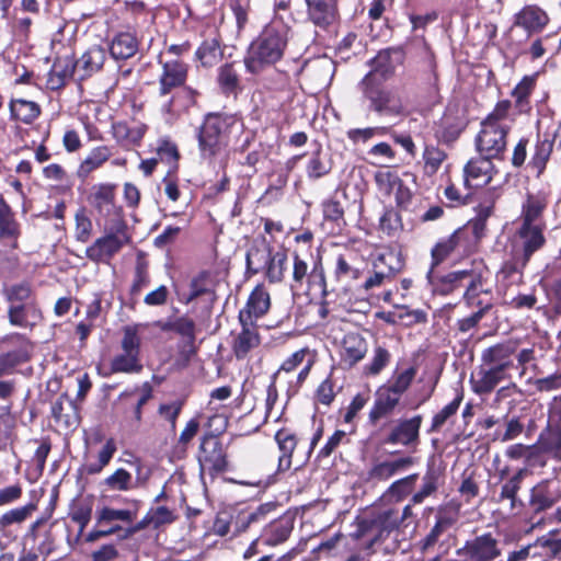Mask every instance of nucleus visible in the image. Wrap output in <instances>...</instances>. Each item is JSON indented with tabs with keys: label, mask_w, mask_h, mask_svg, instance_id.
Here are the masks:
<instances>
[{
	"label": "nucleus",
	"mask_w": 561,
	"mask_h": 561,
	"mask_svg": "<svg viewBox=\"0 0 561 561\" xmlns=\"http://www.w3.org/2000/svg\"><path fill=\"white\" fill-rule=\"evenodd\" d=\"M412 515L411 505L402 512L394 508L380 511L371 516L359 518L354 536L365 540L373 554H381L377 561H389L402 548L403 535L400 524Z\"/></svg>",
	"instance_id": "obj_1"
},
{
	"label": "nucleus",
	"mask_w": 561,
	"mask_h": 561,
	"mask_svg": "<svg viewBox=\"0 0 561 561\" xmlns=\"http://www.w3.org/2000/svg\"><path fill=\"white\" fill-rule=\"evenodd\" d=\"M116 451V445L113 439H107L98 454V461L89 462L84 466L88 474H98L106 467Z\"/></svg>",
	"instance_id": "obj_53"
},
{
	"label": "nucleus",
	"mask_w": 561,
	"mask_h": 561,
	"mask_svg": "<svg viewBox=\"0 0 561 561\" xmlns=\"http://www.w3.org/2000/svg\"><path fill=\"white\" fill-rule=\"evenodd\" d=\"M308 15L319 27L325 28L336 20L337 0H306Z\"/></svg>",
	"instance_id": "obj_22"
},
{
	"label": "nucleus",
	"mask_w": 561,
	"mask_h": 561,
	"mask_svg": "<svg viewBox=\"0 0 561 561\" xmlns=\"http://www.w3.org/2000/svg\"><path fill=\"white\" fill-rule=\"evenodd\" d=\"M514 342H505L493 345L482 353V362L491 367L501 368V371L507 373L514 366L512 356L516 353Z\"/></svg>",
	"instance_id": "obj_19"
},
{
	"label": "nucleus",
	"mask_w": 561,
	"mask_h": 561,
	"mask_svg": "<svg viewBox=\"0 0 561 561\" xmlns=\"http://www.w3.org/2000/svg\"><path fill=\"white\" fill-rule=\"evenodd\" d=\"M494 165L492 158L481 156L468 161L465 165V184L468 187H481L490 183L493 178Z\"/></svg>",
	"instance_id": "obj_17"
},
{
	"label": "nucleus",
	"mask_w": 561,
	"mask_h": 561,
	"mask_svg": "<svg viewBox=\"0 0 561 561\" xmlns=\"http://www.w3.org/2000/svg\"><path fill=\"white\" fill-rule=\"evenodd\" d=\"M138 39L129 32L119 33L111 44L110 51L115 59H128L138 50Z\"/></svg>",
	"instance_id": "obj_36"
},
{
	"label": "nucleus",
	"mask_w": 561,
	"mask_h": 561,
	"mask_svg": "<svg viewBox=\"0 0 561 561\" xmlns=\"http://www.w3.org/2000/svg\"><path fill=\"white\" fill-rule=\"evenodd\" d=\"M549 22L550 18L543 9L537 4H527L514 14L513 25L533 36L541 33Z\"/></svg>",
	"instance_id": "obj_12"
},
{
	"label": "nucleus",
	"mask_w": 561,
	"mask_h": 561,
	"mask_svg": "<svg viewBox=\"0 0 561 561\" xmlns=\"http://www.w3.org/2000/svg\"><path fill=\"white\" fill-rule=\"evenodd\" d=\"M4 295L10 306L35 301L32 288L27 283L13 284L5 287Z\"/></svg>",
	"instance_id": "obj_52"
},
{
	"label": "nucleus",
	"mask_w": 561,
	"mask_h": 561,
	"mask_svg": "<svg viewBox=\"0 0 561 561\" xmlns=\"http://www.w3.org/2000/svg\"><path fill=\"white\" fill-rule=\"evenodd\" d=\"M197 459L202 479L205 476L214 479L217 474L225 472L228 467L227 455L222 444L213 435H205L202 438Z\"/></svg>",
	"instance_id": "obj_6"
},
{
	"label": "nucleus",
	"mask_w": 561,
	"mask_h": 561,
	"mask_svg": "<svg viewBox=\"0 0 561 561\" xmlns=\"http://www.w3.org/2000/svg\"><path fill=\"white\" fill-rule=\"evenodd\" d=\"M379 228L389 236L402 229L401 216L392 207L386 208L379 219Z\"/></svg>",
	"instance_id": "obj_61"
},
{
	"label": "nucleus",
	"mask_w": 561,
	"mask_h": 561,
	"mask_svg": "<svg viewBox=\"0 0 561 561\" xmlns=\"http://www.w3.org/2000/svg\"><path fill=\"white\" fill-rule=\"evenodd\" d=\"M311 282H319L321 286H324L322 267L316 265L313 270L309 272L307 262L296 254L293 264V288L300 289L305 283Z\"/></svg>",
	"instance_id": "obj_30"
},
{
	"label": "nucleus",
	"mask_w": 561,
	"mask_h": 561,
	"mask_svg": "<svg viewBox=\"0 0 561 561\" xmlns=\"http://www.w3.org/2000/svg\"><path fill=\"white\" fill-rule=\"evenodd\" d=\"M192 103H194V92L191 89H183L163 104V110L167 113L175 114L181 107H186Z\"/></svg>",
	"instance_id": "obj_60"
},
{
	"label": "nucleus",
	"mask_w": 561,
	"mask_h": 561,
	"mask_svg": "<svg viewBox=\"0 0 561 561\" xmlns=\"http://www.w3.org/2000/svg\"><path fill=\"white\" fill-rule=\"evenodd\" d=\"M293 531V523L282 518L272 523L264 531L262 540L266 546L275 547L285 542Z\"/></svg>",
	"instance_id": "obj_37"
},
{
	"label": "nucleus",
	"mask_w": 561,
	"mask_h": 561,
	"mask_svg": "<svg viewBox=\"0 0 561 561\" xmlns=\"http://www.w3.org/2000/svg\"><path fill=\"white\" fill-rule=\"evenodd\" d=\"M549 204V196L543 191L527 193L520 209L519 221L524 225L546 227L543 214Z\"/></svg>",
	"instance_id": "obj_13"
},
{
	"label": "nucleus",
	"mask_w": 561,
	"mask_h": 561,
	"mask_svg": "<svg viewBox=\"0 0 561 561\" xmlns=\"http://www.w3.org/2000/svg\"><path fill=\"white\" fill-rule=\"evenodd\" d=\"M280 456L278 458V470L286 471L291 467V456L297 446L298 439L294 432L288 428H280L275 434Z\"/></svg>",
	"instance_id": "obj_32"
},
{
	"label": "nucleus",
	"mask_w": 561,
	"mask_h": 561,
	"mask_svg": "<svg viewBox=\"0 0 561 561\" xmlns=\"http://www.w3.org/2000/svg\"><path fill=\"white\" fill-rule=\"evenodd\" d=\"M147 127L141 123L128 125L125 122H116L112 125V134L122 146L138 145L146 134Z\"/></svg>",
	"instance_id": "obj_29"
},
{
	"label": "nucleus",
	"mask_w": 561,
	"mask_h": 561,
	"mask_svg": "<svg viewBox=\"0 0 561 561\" xmlns=\"http://www.w3.org/2000/svg\"><path fill=\"white\" fill-rule=\"evenodd\" d=\"M374 180L378 191L386 196L392 195L401 181L399 174L391 170L377 171L374 175Z\"/></svg>",
	"instance_id": "obj_54"
},
{
	"label": "nucleus",
	"mask_w": 561,
	"mask_h": 561,
	"mask_svg": "<svg viewBox=\"0 0 561 561\" xmlns=\"http://www.w3.org/2000/svg\"><path fill=\"white\" fill-rule=\"evenodd\" d=\"M76 72L70 60H57L48 73L47 84L51 90H58Z\"/></svg>",
	"instance_id": "obj_47"
},
{
	"label": "nucleus",
	"mask_w": 561,
	"mask_h": 561,
	"mask_svg": "<svg viewBox=\"0 0 561 561\" xmlns=\"http://www.w3.org/2000/svg\"><path fill=\"white\" fill-rule=\"evenodd\" d=\"M561 501V485L551 480H542L529 492V506L535 513L545 512Z\"/></svg>",
	"instance_id": "obj_11"
},
{
	"label": "nucleus",
	"mask_w": 561,
	"mask_h": 561,
	"mask_svg": "<svg viewBox=\"0 0 561 561\" xmlns=\"http://www.w3.org/2000/svg\"><path fill=\"white\" fill-rule=\"evenodd\" d=\"M416 368L411 366L400 373L394 374L392 382L386 386L401 397L410 388L416 376Z\"/></svg>",
	"instance_id": "obj_57"
},
{
	"label": "nucleus",
	"mask_w": 561,
	"mask_h": 561,
	"mask_svg": "<svg viewBox=\"0 0 561 561\" xmlns=\"http://www.w3.org/2000/svg\"><path fill=\"white\" fill-rule=\"evenodd\" d=\"M218 83L226 93L233 92L237 89L239 78L232 65L227 64L219 68Z\"/></svg>",
	"instance_id": "obj_64"
},
{
	"label": "nucleus",
	"mask_w": 561,
	"mask_h": 561,
	"mask_svg": "<svg viewBox=\"0 0 561 561\" xmlns=\"http://www.w3.org/2000/svg\"><path fill=\"white\" fill-rule=\"evenodd\" d=\"M403 267L400 254L391 249L378 252L373 260V273L364 282L366 290L379 288L391 282L397 273Z\"/></svg>",
	"instance_id": "obj_7"
},
{
	"label": "nucleus",
	"mask_w": 561,
	"mask_h": 561,
	"mask_svg": "<svg viewBox=\"0 0 561 561\" xmlns=\"http://www.w3.org/2000/svg\"><path fill=\"white\" fill-rule=\"evenodd\" d=\"M11 116L24 124L33 123L41 114V107L33 101L14 99L9 104Z\"/></svg>",
	"instance_id": "obj_40"
},
{
	"label": "nucleus",
	"mask_w": 561,
	"mask_h": 561,
	"mask_svg": "<svg viewBox=\"0 0 561 561\" xmlns=\"http://www.w3.org/2000/svg\"><path fill=\"white\" fill-rule=\"evenodd\" d=\"M128 242L124 231L108 233L96 239L85 251V255L93 262H108Z\"/></svg>",
	"instance_id": "obj_10"
},
{
	"label": "nucleus",
	"mask_w": 561,
	"mask_h": 561,
	"mask_svg": "<svg viewBox=\"0 0 561 561\" xmlns=\"http://www.w3.org/2000/svg\"><path fill=\"white\" fill-rule=\"evenodd\" d=\"M449 237L454 243L455 251L461 255H468L477 249L478 242L474 240V236H470L468 229H457Z\"/></svg>",
	"instance_id": "obj_55"
},
{
	"label": "nucleus",
	"mask_w": 561,
	"mask_h": 561,
	"mask_svg": "<svg viewBox=\"0 0 561 561\" xmlns=\"http://www.w3.org/2000/svg\"><path fill=\"white\" fill-rule=\"evenodd\" d=\"M546 227L520 224L512 240V250L530 259L546 243Z\"/></svg>",
	"instance_id": "obj_9"
},
{
	"label": "nucleus",
	"mask_w": 561,
	"mask_h": 561,
	"mask_svg": "<svg viewBox=\"0 0 561 561\" xmlns=\"http://www.w3.org/2000/svg\"><path fill=\"white\" fill-rule=\"evenodd\" d=\"M222 49L218 38H206L195 53L196 59L203 67H214L222 58Z\"/></svg>",
	"instance_id": "obj_39"
},
{
	"label": "nucleus",
	"mask_w": 561,
	"mask_h": 561,
	"mask_svg": "<svg viewBox=\"0 0 561 561\" xmlns=\"http://www.w3.org/2000/svg\"><path fill=\"white\" fill-rule=\"evenodd\" d=\"M106 59V51L100 46L89 48L73 65L81 79L100 71Z\"/></svg>",
	"instance_id": "obj_24"
},
{
	"label": "nucleus",
	"mask_w": 561,
	"mask_h": 561,
	"mask_svg": "<svg viewBox=\"0 0 561 561\" xmlns=\"http://www.w3.org/2000/svg\"><path fill=\"white\" fill-rule=\"evenodd\" d=\"M135 513L130 510H117L110 506H103L96 510L95 520L98 526H115L114 523L121 522L130 524L135 519Z\"/></svg>",
	"instance_id": "obj_42"
},
{
	"label": "nucleus",
	"mask_w": 561,
	"mask_h": 561,
	"mask_svg": "<svg viewBox=\"0 0 561 561\" xmlns=\"http://www.w3.org/2000/svg\"><path fill=\"white\" fill-rule=\"evenodd\" d=\"M537 84V75H529L523 77V79L516 84L512 91L515 107L520 113H528L531 110L530 95L533 94Z\"/></svg>",
	"instance_id": "obj_35"
},
{
	"label": "nucleus",
	"mask_w": 561,
	"mask_h": 561,
	"mask_svg": "<svg viewBox=\"0 0 561 561\" xmlns=\"http://www.w3.org/2000/svg\"><path fill=\"white\" fill-rule=\"evenodd\" d=\"M170 329L187 339L188 356L195 354V322L188 317H180L170 323Z\"/></svg>",
	"instance_id": "obj_51"
},
{
	"label": "nucleus",
	"mask_w": 561,
	"mask_h": 561,
	"mask_svg": "<svg viewBox=\"0 0 561 561\" xmlns=\"http://www.w3.org/2000/svg\"><path fill=\"white\" fill-rule=\"evenodd\" d=\"M553 150V139L549 137H545L543 139H538L535 146V151L530 158L529 167L536 171L537 178H539L547 165V162L550 159V156Z\"/></svg>",
	"instance_id": "obj_44"
},
{
	"label": "nucleus",
	"mask_w": 561,
	"mask_h": 561,
	"mask_svg": "<svg viewBox=\"0 0 561 561\" xmlns=\"http://www.w3.org/2000/svg\"><path fill=\"white\" fill-rule=\"evenodd\" d=\"M400 399L401 397L387 386L380 387L376 392V399L369 412L370 422L376 423L381 417L390 414L399 404Z\"/></svg>",
	"instance_id": "obj_26"
},
{
	"label": "nucleus",
	"mask_w": 561,
	"mask_h": 561,
	"mask_svg": "<svg viewBox=\"0 0 561 561\" xmlns=\"http://www.w3.org/2000/svg\"><path fill=\"white\" fill-rule=\"evenodd\" d=\"M287 268V254L284 251H277L272 254L271 260L263 270L265 277L270 283H279L284 278Z\"/></svg>",
	"instance_id": "obj_50"
},
{
	"label": "nucleus",
	"mask_w": 561,
	"mask_h": 561,
	"mask_svg": "<svg viewBox=\"0 0 561 561\" xmlns=\"http://www.w3.org/2000/svg\"><path fill=\"white\" fill-rule=\"evenodd\" d=\"M375 73H368L362 80L365 98L369 108L380 116L396 117L404 112V103L400 93L394 89L378 88L374 84Z\"/></svg>",
	"instance_id": "obj_5"
},
{
	"label": "nucleus",
	"mask_w": 561,
	"mask_h": 561,
	"mask_svg": "<svg viewBox=\"0 0 561 561\" xmlns=\"http://www.w3.org/2000/svg\"><path fill=\"white\" fill-rule=\"evenodd\" d=\"M100 486L102 492H128L134 489L133 476L124 468H118L102 480Z\"/></svg>",
	"instance_id": "obj_38"
},
{
	"label": "nucleus",
	"mask_w": 561,
	"mask_h": 561,
	"mask_svg": "<svg viewBox=\"0 0 561 561\" xmlns=\"http://www.w3.org/2000/svg\"><path fill=\"white\" fill-rule=\"evenodd\" d=\"M291 28L279 18L273 19L250 44L244 58L247 69L252 73L279 61L286 49Z\"/></svg>",
	"instance_id": "obj_2"
},
{
	"label": "nucleus",
	"mask_w": 561,
	"mask_h": 561,
	"mask_svg": "<svg viewBox=\"0 0 561 561\" xmlns=\"http://www.w3.org/2000/svg\"><path fill=\"white\" fill-rule=\"evenodd\" d=\"M271 307V297L264 285H257L249 296L245 307L239 312V321L253 324Z\"/></svg>",
	"instance_id": "obj_16"
},
{
	"label": "nucleus",
	"mask_w": 561,
	"mask_h": 561,
	"mask_svg": "<svg viewBox=\"0 0 561 561\" xmlns=\"http://www.w3.org/2000/svg\"><path fill=\"white\" fill-rule=\"evenodd\" d=\"M463 549L473 561H493L502 554L500 541L491 534H483L468 540Z\"/></svg>",
	"instance_id": "obj_15"
},
{
	"label": "nucleus",
	"mask_w": 561,
	"mask_h": 561,
	"mask_svg": "<svg viewBox=\"0 0 561 561\" xmlns=\"http://www.w3.org/2000/svg\"><path fill=\"white\" fill-rule=\"evenodd\" d=\"M525 474L526 469H519L506 482L502 484L499 495L500 502H503L508 497H514V495L518 494Z\"/></svg>",
	"instance_id": "obj_63"
},
{
	"label": "nucleus",
	"mask_w": 561,
	"mask_h": 561,
	"mask_svg": "<svg viewBox=\"0 0 561 561\" xmlns=\"http://www.w3.org/2000/svg\"><path fill=\"white\" fill-rule=\"evenodd\" d=\"M413 463L414 459L412 457L378 462L370 469L369 478L374 481H387L399 471L410 468Z\"/></svg>",
	"instance_id": "obj_33"
},
{
	"label": "nucleus",
	"mask_w": 561,
	"mask_h": 561,
	"mask_svg": "<svg viewBox=\"0 0 561 561\" xmlns=\"http://www.w3.org/2000/svg\"><path fill=\"white\" fill-rule=\"evenodd\" d=\"M121 352L115 354L108 364V369L103 373L104 377L113 374H139L144 369L141 362V336L139 325H126L123 328L121 340Z\"/></svg>",
	"instance_id": "obj_4"
},
{
	"label": "nucleus",
	"mask_w": 561,
	"mask_h": 561,
	"mask_svg": "<svg viewBox=\"0 0 561 561\" xmlns=\"http://www.w3.org/2000/svg\"><path fill=\"white\" fill-rule=\"evenodd\" d=\"M508 128L505 125H492L483 123L476 139V146L481 156L500 158L506 148V135Z\"/></svg>",
	"instance_id": "obj_8"
},
{
	"label": "nucleus",
	"mask_w": 561,
	"mask_h": 561,
	"mask_svg": "<svg viewBox=\"0 0 561 561\" xmlns=\"http://www.w3.org/2000/svg\"><path fill=\"white\" fill-rule=\"evenodd\" d=\"M309 356H312L309 348H300L297 352L293 353L289 357H287L279 369L274 374L273 378L275 379L280 373H291L300 365H304Z\"/></svg>",
	"instance_id": "obj_62"
},
{
	"label": "nucleus",
	"mask_w": 561,
	"mask_h": 561,
	"mask_svg": "<svg viewBox=\"0 0 561 561\" xmlns=\"http://www.w3.org/2000/svg\"><path fill=\"white\" fill-rule=\"evenodd\" d=\"M21 236V225L8 203L0 197V240H5L16 247Z\"/></svg>",
	"instance_id": "obj_27"
},
{
	"label": "nucleus",
	"mask_w": 561,
	"mask_h": 561,
	"mask_svg": "<svg viewBox=\"0 0 561 561\" xmlns=\"http://www.w3.org/2000/svg\"><path fill=\"white\" fill-rule=\"evenodd\" d=\"M438 488V474L434 470H428L423 479L421 489L415 492L411 499L413 504H421L424 500L436 492Z\"/></svg>",
	"instance_id": "obj_56"
},
{
	"label": "nucleus",
	"mask_w": 561,
	"mask_h": 561,
	"mask_svg": "<svg viewBox=\"0 0 561 561\" xmlns=\"http://www.w3.org/2000/svg\"><path fill=\"white\" fill-rule=\"evenodd\" d=\"M529 260L530 259L511 249V259L503 263L499 276L508 283L519 280Z\"/></svg>",
	"instance_id": "obj_41"
},
{
	"label": "nucleus",
	"mask_w": 561,
	"mask_h": 561,
	"mask_svg": "<svg viewBox=\"0 0 561 561\" xmlns=\"http://www.w3.org/2000/svg\"><path fill=\"white\" fill-rule=\"evenodd\" d=\"M453 525L451 518L447 516H439L436 519L434 527L431 529L428 535L422 541V550L425 551L434 546L439 537L447 531Z\"/></svg>",
	"instance_id": "obj_58"
},
{
	"label": "nucleus",
	"mask_w": 561,
	"mask_h": 561,
	"mask_svg": "<svg viewBox=\"0 0 561 561\" xmlns=\"http://www.w3.org/2000/svg\"><path fill=\"white\" fill-rule=\"evenodd\" d=\"M111 150L107 146H99L93 148L87 158L81 162L79 173L88 175L92 171L99 169L111 157Z\"/></svg>",
	"instance_id": "obj_49"
},
{
	"label": "nucleus",
	"mask_w": 561,
	"mask_h": 561,
	"mask_svg": "<svg viewBox=\"0 0 561 561\" xmlns=\"http://www.w3.org/2000/svg\"><path fill=\"white\" fill-rule=\"evenodd\" d=\"M472 276H474V273L467 270L450 272L440 278L436 290L442 295L451 294L458 289L465 280L469 283Z\"/></svg>",
	"instance_id": "obj_48"
},
{
	"label": "nucleus",
	"mask_w": 561,
	"mask_h": 561,
	"mask_svg": "<svg viewBox=\"0 0 561 561\" xmlns=\"http://www.w3.org/2000/svg\"><path fill=\"white\" fill-rule=\"evenodd\" d=\"M236 123V118L230 115L208 114L197 136L201 156L210 161L220 157L219 162L225 167L229 158V135Z\"/></svg>",
	"instance_id": "obj_3"
},
{
	"label": "nucleus",
	"mask_w": 561,
	"mask_h": 561,
	"mask_svg": "<svg viewBox=\"0 0 561 561\" xmlns=\"http://www.w3.org/2000/svg\"><path fill=\"white\" fill-rule=\"evenodd\" d=\"M240 323L242 329L233 340L232 351L238 359H243L253 348L260 345L261 339L255 323Z\"/></svg>",
	"instance_id": "obj_25"
},
{
	"label": "nucleus",
	"mask_w": 561,
	"mask_h": 561,
	"mask_svg": "<svg viewBox=\"0 0 561 561\" xmlns=\"http://www.w3.org/2000/svg\"><path fill=\"white\" fill-rule=\"evenodd\" d=\"M272 254V248L265 240L253 242L245 257L248 272L251 274L263 272Z\"/></svg>",
	"instance_id": "obj_31"
},
{
	"label": "nucleus",
	"mask_w": 561,
	"mask_h": 561,
	"mask_svg": "<svg viewBox=\"0 0 561 561\" xmlns=\"http://www.w3.org/2000/svg\"><path fill=\"white\" fill-rule=\"evenodd\" d=\"M332 168L333 162L331 156L321 148H318L308 158L306 173L309 180L317 181L328 175L332 171Z\"/></svg>",
	"instance_id": "obj_34"
},
{
	"label": "nucleus",
	"mask_w": 561,
	"mask_h": 561,
	"mask_svg": "<svg viewBox=\"0 0 561 561\" xmlns=\"http://www.w3.org/2000/svg\"><path fill=\"white\" fill-rule=\"evenodd\" d=\"M507 377V373L501 371V368L481 367L476 374L471 375L470 385L474 393L488 394Z\"/></svg>",
	"instance_id": "obj_21"
},
{
	"label": "nucleus",
	"mask_w": 561,
	"mask_h": 561,
	"mask_svg": "<svg viewBox=\"0 0 561 561\" xmlns=\"http://www.w3.org/2000/svg\"><path fill=\"white\" fill-rule=\"evenodd\" d=\"M35 510L33 504H28L22 507H16L5 512L0 517V529H4L13 524H20L24 522Z\"/></svg>",
	"instance_id": "obj_59"
},
{
	"label": "nucleus",
	"mask_w": 561,
	"mask_h": 561,
	"mask_svg": "<svg viewBox=\"0 0 561 561\" xmlns=\"http://www.w3.org/2000/svg\"><path fill=\"white\" fill-rule=\"evenodd\" d=\"M9 319L14 325L33 327L42 320L41 309L35 301L9 307Z\"/></svg>",
	"instance_id": "obj_28"
},
{
	"label": "nucleus",
	"mask_w": 561,
	"mask_h": 561,
	"mask_svg": "<svg viewBox=\"0 0 561 561\" xmlns=\"http://www.w3.org/2000/svg\"><path fill=\"white\" fill-rule=\"evenodd\" d=\"M114 198V185L111 184L95 186L91 195L92 205L104 215H110L115 209Z\"/></svg>",
	"instance_id": "obj_46"
},
{
	"label": "nucleus",
	"mask_w": 561,
	"mask_h": 561,
	"mask_svg": "<svg viewBox=\"0 0 561 561\" xmlns=\"http://www.w3.org/2000/svg\"><path fill=\"white\" fill-rule=\"evenodd\" d=\"M160 64L162 71L159 76V94L164 96L185 83L188 67L179 59L160 60Z\"/></svg>",
	"instance_id": "obj_14"
},
{
	"label": "nucleus",
	"mask_w": 561,
	"mask_h": 561,
	"mask_svg": "<svg viewBox=\"0 0 561 561\" xmlns=\"http://www.w3.org/2000/svg\"><path fill=\"white\" fill-rule=\"evenodd\" d=\"M537 444L543 454H547L551 459L561 461V432L545 428L538 436Z\"/></svg>",
	"instance_id": "obj_43"
},
{
	"label": "nucleus",
	"mask_w": 561,
	"mask_h": 561,
	"mask_svg": "<svg viewBox=\"0 0 561 561\" xmlns=\"http://www.w3.org/2000/svg\"><path fill=\"white\" fill-rule=\"evenodd\" d=\"M422 416L415 415L411 419L400 421L387 438L389 444L409 446L419 440Z\"/></svg>",
	"instance_id": "obj_23"
},
{
	"label": "nucleus",
	"mask_w": 561,
	"mask_h": 561,
	"mask_svg": "<svg viewBox=\"0 0 561 561\" xmlns=\"http://www.w3.org/2000/svg\"><path fill=\"white\" fill-rule=\"evenodd\" d=\"M463 300L468 307H476L484 316L492 307L491 291L483 286V279L474 274L463 293Z\"/></svg>",
	"instance_id": "obj_20"
},
{
	"label": "nucleus",
	"mask_w": 561,
	"mask_h": 561,
	"mask_svg": "<svg viewBox=\"0 0 561 561\" xmlns=\"http://www.w3.org/2000/svg\"><path fill=\"white\" fill-rule=\"evenodd\" d=\"M51 415L57 425L67 430L78 425V415L70 401L56 400L51 405Z\"/></svg>",
	"instance_id": "obj_45"
},
{
	"label": "nucleus",
	"mask_w": 561,
	"mask_h": 561,
	"mask_svg": "<svg viewBox=\"0 0 561 561\" xmlns=\"http://www.w3.org/2000/svg\"><path fill=\"white\" fill-rule=\"evenodd\" d=\"M368 343L358 332L346 333L340 345V359L346 367H353L367 354Z\"/></svg>",
	"instance_id": "obj_18"
}]
</instances>
